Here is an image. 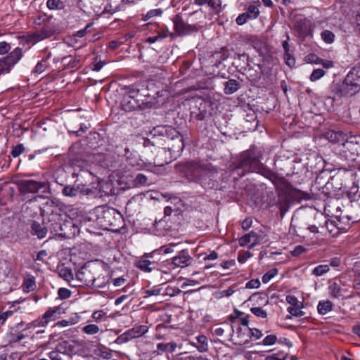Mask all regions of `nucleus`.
<instances>
[{"mask_svg":"<svg viewBox=\"0 0 360 360\" xmlns=\"http://www.w3.org/2000/svg\"><path fill=\"white\" fill-rule=\"evenodd\" d=\"M202 255H204V257H203V260L204 261L215 260L218 257V254L215 251H214V250L210 251L209 254L204 253Z\"/></svg>","mask_w":360,"mask_h":360,"instance_id":"0e129e2a","label":"nucleus"},{"mask_svg":"<svg viewBox=\"0 0 360 360\" xmlns=\"http://www.w3.org/2000/svg\"><path fill=\"white\" fill-rule=\"evenodd\" d=\"M326 74L325 71L322 69H315L310 75V79L312 82L321 79Z\"/></svg>","mask_w":360,"mask_h":360,"instance_id":"8fccbe9b","label":"nucleus"},{"mask_svg":"<svg viewBox=\"0 0 360 360\" xmlns=\"http://www.w3.org/2000/svg\"><path fill=\"white\" fill-rule=\"evenodd\" d=\"M332 307L331 302L328 300L320 301L318 304L317 309L319 314L324 315L332 310Z\"/></svg>","mask_w":360,"mask_h":360,"instance_id":"c756f323","label":"nucleus"},{"mask_svg":"<svg viewBox=\"0 0 360 360\" xmlns=\"http://www.w3.org/2000/svg\"><path fill=\"white\" fill-rule=\"evenodd\" d=\"M207 5L212 8L216 13H219L221 11V0H209Z\"/></svg>","mask_w":360,"mask_h":360,"instance_id":"79ce46f5","label":"nucleus"},{"mask_svg":"<svg viewBox=\"0 0 360 360\" xmlns=\"http://www.w3.org/2000/svg\"><path fill=\"white\" fill-rule=\"evenodd\" d=\"M329 271V266L326 264H321L316 266L313 269V274L316 276H321Z\"/></svg>","mask_w":360,"mask_h":360,"instance_id":"58836bf2","label":"nucleus"},{"mask_svg":"<svg viewBox=\"0 0 360 360\" xmlns=\"http://www.w3.org/2000/svg\"><path fill=\"white\" fill-rule=\"evenodd\" d=\"M154 134H160L167 136L172 142L169 143V150L174 155L180 154L184 148L183 137L176 129L172 127H158L153 129Z\"/></svg>","mask_w":360,"mask_h":360,"instance_id":"20e7f679","label":"nucleus"},{"mask_svg":"<svg viewBox=\"0 0 360 360\" xmlns=\"http://www.w3.org/2000/svg\"><path fill=\"white\" fill-rule=\"evenodd\" d=\"M181 292V290L179 288L168 286L165 289V295L170 297H174L179 295Z\"/></svg>","mask_w":360,"mask_h":360,"instance_id":"3c124183","label":"nucleus"},{"mask_svg":"<svg viewBox=\"0 0 360 360\" xmlns=\"http://www.w3.org/2000/svg\"><path fill=\"white\" fill-rule=\"evenodd\" d=\"M168 151L165 148H160L154 160L155 166L162 167L172 161V158H168Z\"/></svg>","mask_w":360,"mask_h":360,"instance_id":"aec40b11","label":"nucleus"},{"mask_svg":"<svg viewBox=\"0 0 360 360\" xmlns=\"http://www.w3.org/2000/svg\"><path fill=\"white\" fill-rule=\"evenodd\" d=\"M277 341V337L275 335H269L262 340V345L265 346H271L274 345Z\"/></svg>","mask_w":360,"mask_h":360,"instance_id":"5fc2aeb1","label":"nucleus"},{"mask_svg":"<svg viewBox=\"0 0 360 360\" xmlns=\"http://www.w3.org/2000/svg\"><path fill=\"white\" fill-rule=\"evenodd\" d=\"M58 295L60 299H67L70 297L71 291L67 288H60L58 291Z\"/></svg>","mask_w":360,"mask_h":360,"instance_id":"bf43d9fd","label":"nucleus"},{"mask_svg":"<svg viewBox=\"0 0 360 360\" xmlns=\"http://www.w3.org/2000/svg\"><path fill=\"white\" fill-rule=\"evenodd\" d=\"M56 349L61 354L70 356L74 352V346L68 341H63L57 345Z\"/></svg>","mask_w":360,"mask_h":360,"instance_id":"4be33fe9","label":"nucleus"},{"mask_svg":"<svg viewBox=\"0 0 360 360\" xmlns=\"http://www.w3.org/2000/svg\"><path fill=\"white\" fill-rule=\"evenodd\" d=\"M161 288L159 286H154L150 289L146 290L144 292V298H147L151 296H157L161 292Z\"/></svg>","mask_w":360,"mask_h":360,"instance_id":"de8ad7c7","label":"nucleus"},{"mask_svg":"<svg viewBox=\"0 0 360 360\" xmlns=\"http://www.w3.org/2000/svg\"><path fill=\"white\" fill-rule=\"evenodd\" d=\"M197 342L199 346L197 347L198 350L200 352H205L208 349V343L207 337L205 335H199L196 338Z\"/></svg>","mask_w":360,"mask_h":360,"instance_id":"2f4dec72","label":"nucleus"},{"mask_svg":"<svg viewBox=\"0 0 360 360\" xmlns=\"http://www.w3.org/2000/svg\"><path fill=\"white\" fill-rule=\"evenodd\" d=\"M345 134L341 131H329L326 133L325 137L330 142L339 143L345 141Z\"/></svg>","mask_w":360,"mask_h":360,"instance_id":"393cba45","label":"nucleus"},{"mask_svg":"<svg viewBox=\"0 0 360 360\" xmlns=\"http://www.w3.org/2000/svg\"><path fill=\"white\" fill-rule=\"evenodd\" d=\"M46 188L47 184L45 182L34 180H22L20 182V189L25 193H36L41 190L44 191Z\"/></svg>","mask_w":360,"mask_h":360,"instance_id":"9b49d317","label":"nucleus"},{"mask_svg":"<svg viewBox=\"0 0 360 360\" xmlns=\"http://www.w3.org/2000/svg\"><path fill=\"white\" fill-rule=\"evenodd\" d=\"M360 91V71L351 70L338 89L340 96L349 97Z\"/></svg>","mask_w":360,"mask_h":360,"instance_id":"39448f33","label":"nucleus"},{"mask_svg":"<svg viewBox=\"0 0 360 360\" xmlns=\"http://www.w3.org/2000/svg\"><path fill=\"white\" fill-rule=\"evenodd\" d=\"M36 286L35 281L34 278H27L23 284V289L25 292H30L34 290Z\"/></svg>","mask_w":360,"mask_h":360,"instance_id":"a18cd8bd","label":"nucleus"},{"mask_svg":"<svg viewBox=\"0 0 360 360\" xmlns=\"http://www.w3.org/2000/svg\"><path fill=\"white\" fill-rule=\"evenodd\" d=\"M240 88V84L236 79H229L225 83L224 93L232 94Z\"/></svg>","mask_w":360,"mask_h":360,"instance_id":"bb28decb","label":"nucleus"},{"mask_svg":"<svg viewBox=\"0 0 360 360\" xmlns=\"http://www.w3.org/2000/svg\"><path fill=\"white\" fill-rule=\"evenodd\" d=\"M127 280L121 276L112 280V284L115 287H120L126 283Z\"/></svg>","mask_w":360,"mask_h":360,"instance_id":"69168bd1","label":"nucleus"},{"mask_svg":"<svg viewBox=\"0 0 360 360\" xmlns=\"http://www.w3.org/2000/svg\"><path fill=\"white\" fill-rule=\"evenodd\" d=\"M82 331L86 335H95L100 331V328L96 324H88L84 326Z\"/></svg>","mask_w":360,"mask_h":360,"instance_id":"f704fd0d","label":"nucleus"},{"mask_svg":"<svg viewBox=\"0 0 360 360\" xmlns=\"http://www.w3.org/2000/svg\"><path fill=\"white\" fill-rule=\"evenodd\" d=\"M162 12L163 11L161 8L151 9L143 15V20H147L156 16H160Z\"/></svg>","mask_w":360,"mask_h":360,"instance_id":"a19ab883","label":"nucleus"},{"mask_svg":"<svg viewBox=\"0 0 360 360\" xmlns=\"http://www.w3.org/2000/svg\"><path fill=\"white\" fill-rule=\"evenodd\" d=\"M148 328L146 326L141 325L134 326L132 329L128 330L126 335H129L131 338H139L148 332Z\"/></svg>","mask_w":360,"mask_h":360,"instance_id":"5701e85b","label":"nucleus"},{"mask_svg":"<svg viewBox=\"0 0 360 360\" xmlns=\"http://www.w3.org/2000/svg\"><path fill=\"white\" fill-rule=\"evenodd\" d=\"M54 33L55 30L52 27L44 26L34 34L33 38L36 41H39L52 37Z\"/></svg>","mask_w":360,"mask_h":360,"instance_id":"6ab92c4d","label":"nucleus"},{"mask_svg":"<svg viewBox=\"0 0 360 360\" xmlns=\"http://www.w3.org/2000/svg\"><path fill=\"white\" fill-rule=\"evenodd\" d=\"M250 311L259 318L264 319L267 316V313L262 307H255L250 309Z\"/></svg>","mask_w":360,"mask_h":360,"instance_id":"09e8293b","label":"nucleus"},{"mask_svg":"<svg viewBox=\"0 0 360 360\" xmlns=\"http://www.w3.org/2000/svg\"><path fill=\"white\" fill-rule=\"evenodd\" d=\"M25 150V148L22 144H18L13 148L11 154L13 158L20 156Z\"/></svg>","mask_w":360,"mask_h":360,"instance_id":"4d7b16f0","label":"nucleus"},{"mask_svg":"<svg viewBox=\"0 0 360 360\" xmlns=\"http://www.w3.org/2000/svg\"><path fill=\"white\" fill-rule=\"evenodd\" d=\"M236 291V287H230L226 290H221L219 292V295H220L219 297H229L231 295H232Z\"/></svg>","mask_w":360,"mask_h":360,"instance_id":"680f3d73","label":"nucleus"},{"mask_svg":"<svg viewBox=\"0 0 360 360\" xmlns=\"http://www.w3.org/2000/svg\"><path fill=\"white\" fill-rule=\"evenodd\" d=\"M49 357L51 360H62L61 354L58 352L56 349L49 353Z\"/></svg>","mask_w":360,"mask_h":360,"instance_id":"338daca9","label":"nucleus"},{"mask_svg":"<svg viewBox=\"0 0 360 360\" xmlns=\"http://www.w3.org/2000/svg\"><path fill=\"white\" fill-rule=\"evenodd\" d=\"M322 40L326 44H332L335 40V34L330 30H326L321 33Z\"/></svg>","mask_w":360,"mask_h":360,"instance_id":"e433bc0d","label":"nucleus"},{"mask_svg":"<svg viewBox=\"0 0 360 360\" xmlns=\"http://www.w3.org/2000/svg\"><path fill=\"white\" fill-rule=\"evenodd\" d=\"M330 290L331 295L333 297H338L340 296L341 288L338 283H336V282L332 283L330 285Z\"/></svg>","mask_w":360,"mask_h":360,"instance_id":"864d4df0","label":"nucleus"},{"mask_svg":"<svg viewBox=\"0 0 360 360\" xmlns=\"http://www.w3.org/2000/svg\"><path fill=\"white\" fill-rule=\"evenodd\" d=\"M94 214L97 224L103 230L117 231L123 222L121 214L110 207H98L95 209Z\"/></svg>","mask_w":360,"mask_h":360,"instance_id":"f03ea898","label":"nucleus"},{"mask_svg":"<svg viewBox=\"0 0 360 360\" xmlns=\"http://www.w3.org/2000/svg\"><path fill=\"white\" fill-rule=\"evenodd\" d=\"M62 193L68 197L77 196L79 193V187L75 188L70 186H65L62 190Z\"/></svg>","mask_w":360,"mask_h":360,"instance_id":"c9c22d12","label":"nucleus"},{"mask_svg":"<svg viewBox=\"0 0 360 360\" xmlns=\"http://www.w3.org/2000/svg\"><path fill=\"white\" fill-rule=\"evenodd\" d=\"M22 57V49L20 48H16L7 56L0 58V76L9 73L12 68Z\"/></svg>","mask_w":360,"mask_h":360,"instance_id":"6e6552de","label":"nucleus"},{"mask_svg":"<svg viewBox=\"0 0 360 360\" xmlns=\"http://www.w3.org/2000/svg\"><path fill=\"white\" fill-rule=\"evenodd\" d=\"M306 249L302 245L296 246L294 250L291 252L293 256H299L303 252H304Z\"/></svg>","mask_w":360,"mask_h":360,"instance_id":"774afa93","label":"nucleus"},{"mask_svg":"<svg viewBox=\"0 0 360 360\" xmlns=\"http://www.w3.org/2000/svg\"><path fill=\"white\" fill-rule=\"evenodd\" d=\"M259 6V1H255L252 4L249 5L247 8V11L240 14L237 17L236 20V23L238 25H243L249 20L256 19L260 13Z\"/></svg>","mask_w":360,"mask_h":360,"instance_id":"1a4fd4ad","label":"nucleus"},{"mask_svg":"<svg viewBox=\"0 0 360 360\" xmlns=\"http://www.w3.org/2000/svg\"><path fill=\"white\" fill-rule=\"evenodd\" d=\"M41 323L39 319H37L34 321H32V322L30 323H28L26 324V328L24 330H32V329H34L36 328H43V326H41V324H38Z\"/></svg>","mask_w":360,"mask_h":360,"instance_id":"13d9d810","label":"nucleus"},{"mask_svg":"<svg viewBox=\"0 0 360 360\" xmlns=\"http://www.w3.org/2000/svg\"><path fill=\"white\" fill-rule=\"evenodd\" d=\"M354 136H351L342 143V152L349 156L352 160H355L356 157V144Z\"/></svg>","mask_w":360,"mask_h":360,"instance_id":"dca6fc26","label":"nucleus"},{"mask_svg":"<svg viewBox=\"0 0 360 360\" xmlns=\"http://www.w3.org/2000/svg\"><path fill=\"white\" fill-rule=\"evenodd\" d=\"M157 348L162 352H169L172 353L176 349V345L174 342L158 343Z\"/></svg>","mask_w":360,"mask_h":360,"instance_id":"72a5a7b5","label":"nucleus"},{"mask_svg":"<svg viewBox=\"0 0 360 360\" xmlns=\"http://www.w3.org/2000/svg\"><path fill=\"white\" fill-rule=\"evenodd\" d=\"M59 276L68 282H70L74 278L72 270L68 268H63L60 269Z\"/></svg>","mask_w":360,"mask_h":360,"instance_id":"4c0bfd02","label":"nucleus"},{"mask_svg":"<svg viewBox=\"0 0 360 360\" xmlns=\"http://www.w3.org/2000/svg\"><path fill=\"white\" fill-rule=\"evenodd\" d=\"M150 255H145L135 262V266L142 271L150 273L157 269L158 263L150 261L148 258Z\"/></svg>","mask_w":360,"mask_h":360,"instance_id":"2eb2a0df","label":"nucleus"},{"mask_svg":"<svg viewBox=\"0 0 360 360\" xmlns=\"http://www.w3.org/2000/svg\"><path fill=\"white\" fill-rule=\"evenodd\" d=\"M290 37L287 35L286 39L282 42V46L284 50V59L285 60V63L288 66H292L295 65V59L292 56L293 50L290 48L289 44Z\"/></svg>","mask_w":360,"mask_h":360,"instance_id":"a211bd4d","label":"nucleus"},{"mask_svg":"<svg viewBox=\"0 0 360 360\" xmlns=\"http://www.w3.org/2000/svg\"><path fill=\"white\" fill-rule=\"evenodd\" d=\"M122 105L123 110L125 111L134 110L139 107V104L136 103L135 99L127 98L126 96L123 99Z\"/></svg>","mask_w":360,"mask_h":360,"instance_id":"c85d7f7f","label":"nucleus"},{"mask_svg":"<svg viewBox=\"0 0 360 360\" xmlns=\"http://www.w3.org/2000/svg\"><path fill=\"white\" fill-rule=\"evenodd\" d=\"M77 278L87 285H91L95 288H103L109 283V278L99 276L97 278L90 276V271L87 269H82L77 274Z\"/></svg>","mask_w":360,"mask_h":360,"instance_id":"0eeeda50","label":"nucleus"},{"mask_svg":"<svg viewBox=\"0 0 360 360\" xmlns=\"http://www.w3.org/2000/svg\"><path fill=\"white\" fill-rule=\"evenodd\" d=\"M32 233L33 235L37 236L39 239H42L46 237L47 234V229L37 221L32 224Z\"/></svg>","mask_w":360,"mask_h":360,"instance_id":"b1692460","label":"nucleus"},{"mask_svg":"<svg viewBox=\"0 0 360 360\" xmlns=\"http://www.w3.org/2000/svg\"><path fill=\"white\" fill-rule=\"evenodd\" d=\"M311 63L321 64L325 68H331L333 67V63L331 60H323L319 58H316V60H310Z\"/></svg>","mask_w":360,"mask_h":360,"instance_id":"603ef678","label":"nucleus"},{"mask_svg":"<svg viewBox=\"0 0 360 360\" xmlns=\"http://www.w3.org/2000/svg\"><path fill=\"white\" fill-rule=\"evenodd\" d=\"M175 31L179 35L189 34L197 31L195 25H190L184 21L179 15H176L173 20Z\"/></svg>","mask_w":360,"mask_h":360,"instance_id":"f8f14e48","label":"nucleus"},{"mask_svg":"<svg viewBox=\"0 0 360 360\" xmlns=\"http://www.w3.org/2000/svg\"><path fill=\"white\" fill-rule=\"evenodd\" d=\"M125 94L126 97L127 98L130 99H134L136 97H137L139 93V89L138 88L137 84H133L131 86H125Z\"/></svg>","mask_w":360,"mask_h":360,"instance_id":"7c9ffc66","label":"nucleus"},{"mask_svg":"<svg viewBox=\"0 0 360 360\" xmlns=\"http://www.w3.org/2000/svg\"><path fill=\"white\" fill-rule=\"evenodd\" d=\"M193 261L189 252L186 250H183L179 254L172 259V264L174 267L184 268L188 266Z\"/></svg>","mask_w":360,"mask_h":360,"instance_id":"4468645a","label":"nucleus"},{"mask_svg":"<svg viewBox=\"0 0 360 360\" xmlns=\"http://www.w3.org/2000/svg\"><path fill=\"white\" fill-rule=\"evenodd\" d=\"M50 57L51 53H49L47 56L42 58L41 60L39 61L36 65L33 72L37 74H41L44 72L49 66L47 60Z\"/></svg>","mask_w":360,"mask_h":360,"instance_id":"cd10ccee","label":"nucleus"},{"mask_svg":"<svg viewBox=\"0 0 360 360\" xmlns=\"http://www.w3.org/2000/svg\"><path fill=\"white\" fill-rule=\"evenodd\" d=\"M278 274V271L276 269H271L268 271L262 278V282L264 283H269L274 276H276Z\"/></svg>","mask_w":360,"mask_h":360,"instance_id":"37998d69","label":"nucleus"},{"mask_svg":"<svg viewBox=\"0 0 360 360\" xmlns=\"http://www.w3.org/2000/svg\"><path fill=\"white\" fill-rule=\"evenodd\" d=\"M262 155L259 151L255 150H247L240 155V159L234 169L236 170L242 169V174L238 175L243 176L248 172L261 173L264 169L263 165L260 162Z\"/></svg>","mask_w":360,"mask_h":360,"instance_id":"7ed1b4c3","label":"nucleus"},{"mask_svg":"<svg viewBox=\"0 0 360 360\" xmlns=\"http://www.w3.org/2000/svg\"><path fill=\"white\" fill-rule=\"evenodd\" d=\"M19 309L20 308H18L15 310H7L4 312H0V325H3L9 317L13 316L15 311Z\"/></svg>","mask_w":360,"mask_h":360,"instance_id":"49530a36","label":"nucleus"},{"mask_svg":"<svg viewBox=\"0 0 360 360\" xmlns=\"http://www.w3.org/2000/svg\"><path fill=\"white\" fill-rule=\"evenodd\" d=\"M65 312V308L62 305L49 308L45 313L39 317L41 326L46 328L49 323L59 319L60 316ZM40 325V323H39Z\"/></svg>","mask_w":360,"mask_h":360,"instance_id":"9d476101","label":"nucleus"},{"mask_svg":"<svg viewBox=\"0 0 360 360\" xmlns=\"http://www.w3.org/2000/svg\"><path fill=\"white\" fill-rule=\"evenodd\" d=\"M262 335V331L257 328H250V331H248V338L254 340H259Z\"/></svg>","mask_w":360,"mask_h":360,"instance_id":"6e6d98bb","label":"nucleus"},{"mask_svg":"<svg viewBox=\"0 0 360 360\" xmlns=\"http://www.w3.org/2000/svg\"><path fill=\"white\" fill-rule=\"evenodd\" d=\"M249 327H237L236 332V342L235 344L238 345H245L250 342V340L246 338H248Z\"/></svg>","mask_w":360,"mask_h":360,"instance_id":"f3484780","label":"nucleus"},{"mask_svg":"<svg viewBox=\"0 0 360 360\" xmlns=\"http://www.w3.org/2000/svg\"><path fill=\"white\" fill-rule=\"evenodd\" d=\"M260 286V281L258 279H252L246 283V288L256 289Z\"/></svg>","mask_w":360,"mask_h":360,"instance_id":"e2e57ef3","label":"nucleus"},{"mask_svg":"<svg viewBox=\"0 0 360 360\" xmlns=\"http://www.w3.org/2000/svg\"><path fill=\"white\" fill-rule=\"evenodd\" d=\"M286 302L290 304L287 310L291 315L296 317L304 315V312L302 310V302L299 301L295 296L291 295L286 296Z\"/></svg>","mask_w":360,"mask_h":360,"instance_id":"ddd939ff","label":"nucleus"},{"mask_svg":"<svg viewBox=\"0 0 360 360\" xmlns=\"http://www.w3.org/2000/svg\"><path fill=\"white\" fill-rule=\"evenodd\" d=\"M98 188L101 197L115 194V188L112 186V184L109 181L99 182Z\"/></svg>","mask_w":360,"mask_h":360,"instance_id":"412c9836","label":"nucleus"},{"mask_svg":"<svg viewBox=\"0 0 360 360\" xmlns=\"http://www.w3.org/2000/svg\"><path fill=\"white\" fill-rule=\"evenodd\" d=\"M92 318L97 322H103L107 320L106 313L103 310L95 311L92 314Z\"/></svg>","mask_w":360,"mask_h":360,"instance_id":"ea45409f","label":"nucleus"},{"mask_svg":"<svg viewBox=\"0 0 360 360\" xmlns=\"http://www.w3.org/2000/svg\"><path fill=\"white\" fill-rule=\"evenodd\" d=\"M186 174L188 179L198 182L203 188L208 189L214 186V178L217 171L210 165H198L188 163Z\"/></svg>","mask_w":360,"mask_h":360,"instance_id":"f257e3e1","label":"nucleus"},{"mask_svg":"<svg viewBox=\"0 0 360 360\" xmlns=\"http://www.w3.org/2000/svg\"><path fill=\"white\" fill-rule=\"evenodd\" d=\"M257 237L255 232L251 231L248 234H245V236H242L239 239V244L240 246H245L249 243L252 242V244L251 245V247L255 245L257 242Z\"/></svg>","mask_w":360,"mask_h":360,"instance_id":"a878e982","label":"nucleus"},{"mask_svg":"<svg viewBox=\"0 0 360 360\" xmlns=\"http://www.w3.org/2000/svg\"><path fill=\"white\" fill-rule=\"evenodd\" d=\"M46 6L50 10H61L65 7V4L62 0H47Z\"/></svg>","mask_w":360,"mask_h":360,"instance_id":"473e14b6","label":"nucleus"},{"mask_svg":"<svg viewBox=\"0 0 360 360\" xmlns=\"http://www.w3.org/2000/svg\"><path fill=\"white\" fill-rule=\"evenodd\" d=\"M314 29L313 22L305 18H298L293 23V30L296 33V37L302 41L313 38Z\"/></svg>","mask_w":360,"mask_h":360,"instance_id":"423d86ee","label":"nucleus"},{"mask_svg":"<svg viewBox=\"0 0 360 360\" xmlns=\"http://www.w3.org/2000/svg\"><path fill=\"white\" fill-rule=\"evenodd\" d=\"M11 46L9 43L6 41H0V55H4L11 50Z\"/></svg>","mask_w":360,"mask_h":360,"instance_id":"052dcab7","label":"nucleus"},{"mask_svg":"<svg viewBox=\"0 0 360 360\" xmlns=\"http://www.w3.org/2000/svg\"><path fill=\"white\" fill-rule=\"evenodd\" d=\"M148 177L143 174H138L134 179V186H144L147 184Z\"/></svg>","mask_w":360,"mask_h":360,"instance_id":"c03bdc74","label":"nucleus"}]
</instances>
